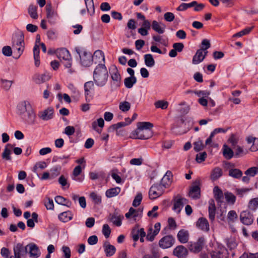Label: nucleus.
Returning a JSON list of instances; mask_svg holds the SVG:
<instances>
[{
  "label": "nucleus",
  "mask_w": 258,
  "mask_h": 258,
  "mask_svg": "<svg viewBox=\"0 0 258 258\" xmlns=\"http://www.w3.org/2000/svg\"><path fill=\"white\" fill-rule=\"evenodd\" d=\"M246 141L248 144H252L250 147V150L251 152H255L258 150V138L248 137Z\"/></svg>",
  "instance_id": "32"
},
{
  "label": "nucleus",
  "mask_w": 258,
  "mask_h": 258,
  "mask_svg": "<svg viewBox=\"0 0 258 258\" xmlns=\"http://www.w3.org/2000/svg\"><path fill=\"white\" fill-rule=\"evenodd\" d=\"M142 214V210H136L131 207L130 208L128 212L125 214V217L127 219H130L132 217L135 221H136L138 218H141Z\"/></svg>",
  "instance_id": "21"
},
{
  "label": "nucleus",
  "mask_w": 258,
  "mask_h": 258,
  "mask_svg": "<svg viewBox=\"0 0 258 258\" xmlns=\"http://www.w3.org/2000/svg\"><path fill=\"white\" fill-rule=\"evenodd\" d=\"M201 188L199 185L194 183L190 187L188 196L193 199H198L200 198Z\"/></svg>",
  "instance_id": "15"
},
{
  "label": "nucleus",
  "mask_w": 258,
  "mask_h": 258,
  "mask_svg": "<svg viewBox=\"0 0 258 258\" xmlns=\"http://www.w3.org/2000/svg\"><path fill=\"white\" fill-rule=\"evenodd\" d=\"M54 109L51 107H49L43 111H40L38 116L43 120H48L53 118Z\"/></svg>",
  "instance_id": "16"
},
{
  "label": "nucleus",
  "mask_w": 258,
  "mask_h": 258,
  "mask_svg": "<svg viewBox=\"0 0 258 258\" xmlns=\"http://www.w3.org/2000/svg\"><path fill=\"white\" fill-rule=\"evenodd\" d=\"M24 118L29 123H34L36 119V114L31 106H28V110L24 114Z\"/></svg>",
  "instance_id": "18"
},
{
  "label": "nucleus",
  "mask_w": 258,
  "mask_h": 258,
  "mask_svg": "<svg viewBox=\"0 0 258 258\" xmlns=\"http://www.w3.org/2000/svg\"><path fill=\"white\" fill-rule=\"evenodd\" d=\"M56 54L59 58L63 60L72 59L69 51L65 48H61L56 50Z\"/></svg>",
  "instance_id": "30"
},
{
  "label": "nucleus",
  "mask_w": 258,
  "mask_h": 258,
  "mask_svg": "<svg viewBox=\"0 0 258 258\" xmlns=\"http://www.w3.org/2000/svg\"><path fill=\"white\" fill-rule=\"evenodd\" d=\"M252 29H253V27H246L245 29H244L243 30L240 31V32L235 34L233 35V36L234 37H241L243 35L248 34L251 31V30Z\"/></svg>",
  "instance_id": "53"
},
{
  "label": "nucleus",
  "mask_w": 258,
  "mask_h": 258,
  "mask_svg": "<svg viewBox=\"0 0 258 258\" xmlns=\"http://www.w3.org/2000/svg\"><path fill=\"white\" fill-rule=\"evenodd\" d=\"M28 106H31L28 102H23L18 106V111L20 114H25L28 110Z\"/></svg>",
  "instance_id": "41"
},
{
  "label": "nucleus",
  "mask_w": 258,
  "mask_h": 258,
  "mask_svg": "<svg viewBox=\"0 0 258 258\" xmlns=\"http://www.w3.org/2000/svg\"><path fill=\"white\" fill-rule=\"evenodd\" d=\"M37 7L35 5H30L28 8V13L30 16L34 19H37L38 17L37 12Z\"/></svg>",
  "instance_id": "43"
},
{
  "label": "nucleus",
  "mask_w": 258,
  "mask_h": 258,
  "mask_svg": "<svg viewBox=\"0 0 258 258\" xmlns=\"http://www.w3.org/2000/svg\"><path fill=\"white\" fill-rule=\"evenodd\" d=\"M196 226L204 232H208L210 230L209 222L206 218L204 217L198 219L196 222Z\"/></svg>",
  "instance_id": "14"
},
{
  "label": "nucleus",
  "mask_w": 258,
  "mask_h": 258,
  "mask_svg": "<svg viewBox=\"0 0 258 258\" xmlns=\"http://www.w3.org/2000/svg\"><path fill=\"white\" fill-rule=\"evenodd\" d=\"M226 249L224 248H221L219 250H216L212 251L211 253V256L212 258H222L223 254Z\"/></svg>",
  "instance_id": "50"
},
{
  "label": "nucleus",
  "mask_w": 258,
  "mask_h": 258,
  "mask_svg": "<svg viewBox=\"0 0 258 258\" xmlns=\"http://www.w3.org/2000/svg\"><path fill=\"white\" fill-rule=\"evenodd\" d=\"M237 218V215L234 210L230 211L227 215V219L230 222H234Z\"/></svg>",
  "instance_id": "62"
},
{
  "label": "nucleus",
  "mask_w": 258,
  "mask_h": 258,
  "mask_svg": "<svg viewBox=\"0 0 258 258\" xmlns=\"http://www.w3.org/2000/svg\"><path fill=\"white\" fill-rule=\"evenodd\" d=\"M103 248L106 256L108 257L112 256L116 251L115 246L110 244L108 241H105L104 242Z\"/></svg>",
  "instance_id": "26"
},
{
  "label": "nucleus",
  "mask_w": 258,
  "mask_h": 258,
  "mask_svg": "<svg viewBox=\"0 0 258 258\" xmlns=\"http://www.w3.org/2000/svg\"><path fill=\"white\" fill-rule=\"evenodd\" d=\"M102 233L106 238L109 237L111 233V229L108 224H105L103 225Z\"/></svg>",
  "instance_id": "59"
},
{
  "label": "nucleus",
  "mask_w": 258,
  "mask_h": 258,
  "mask_svg": "<svg viewBox=\"0 0 258 258\" xmlns=\"http://www.w3.org/2000/svg\"><path fill=\"white\" fill-rule=\"evenodd\" d=\"M109 73L112 80V84L118 87L120 86L121 83V76L115 66H111L109 68Z\"/></svg>",
  "instance_id": "6"
},
{
  "label": "nucleus",
  "mask_w": 258,
  "mask_h": 258,
  "mask_svg": "<svg viewBox=\"0 0 258 258\" xmlns=\"http://www.w3.org/2000/svg\"><path fill=\"white\" fill-rule=\"evenodd\" d=\"M240 220L244 225H250L253 221V215L247 211H244L240 213Z\"/></svg>",
  "instance_id": "12"
},
{
  "label": "nucleus",
  "mask_w": 258,
  "mask_h": 258,
  "mask_svg": "<svg viewBox=\"0 0 258 258\" xmlns=\"http://www.w3.org/2000/svg\"><path fill=\"white\" fill-rule=\"evenodd\" d=\"M49 77L45 74H35L33 79L36 84H41L48 80Z\"/></svg>",
  "instance_id": "35"
},
{
  "label": "nucleus",
  "mask_w": 258,
  "mask_h": 258,
  "mask_svg": "<svg viewBox=\"0 0 258 258\" xmlns=\"http://www.w3.org/2000/svg\"><path fill=\"white\" fill-rule=\"evenodd\" d=\"M73 214L70 211L61 213L58 215L59 220L62 222H67L73 219Z\"/></svg>",
  "instance_id": "31"
},
{
  "label": "nucleus",
  "mask_w": 258,
  "mask_h": 258,
  "mask_svg": "<svg viewBox=\"0 0 258 258\" xmlns=\"http://www.w3.org/2000/svg\"><path fill=\"white\" fill-rule=\"evenodd\" d=\"M153 124L150 122H139L138 123V128L143 130H150L153 128Z\"/></svg>",
  "instance_id": "47"
},
{
  "label": "nucleus",
  "mask_w": 258,
  "mask_h": 258,
  "mask_svg": "<svg viewBox=\"0 0 258 258\" xmlns=\"http://www.w3.org/2000/svg\"><path fill=\"white\" fill-rule=\"evenodd\" d=\"M222 169L219 167H216L212 171L211 178L213 181L216 180L222 175Z\"/></svg>",
  "instance_id": "38"
},
{
  "label": "nucleus",
  "mask_w": 258,
  "mask_h": 258,
  "mask_svg": "<svg viewBox=\"0 0 258 258\" xmlns=\"http://www.w3.org/2000/svg\"><path fill=\"white\" fill-rule=\"evenodd\" d=\"M213 194L218 205L221 206L223 203L224 194H223L222 190L218 186H216L213 188Z\"/></svg>",
  "instance_id": "17"
},
{
  "label": "nucleus",
  "mask_w": 258,
  "mask_h": 258,
  "mask_svg": "<svg viewBox=\"0 0 258 258\" xmlns=\"http://www.w3.org/2000/svg\"><path fill=\"white\" fill-rule=\"evenodd\" d=\"M108 78V71L104 64H99L93 73V80L95 84L99 87L104 86Z\"/></svg>",
  "instance_id": "1"
},
{
  "label": "nucleus",
  "mask_w": 258,
  "mask_h": 258,
  "mask_svg": "<svg viewBox=\"0 0 258 258\" xmlns=\"http://www.w3.org/2000/svg\"><path fill=\"white\" fill-rule=\"evenodd\" d=\"M119 108L122 112H127L131 108V104L126 101L121 102L119 105Z\"/></svg>",
  "instance_id": "48"
},
{
  "label": "nucleus",
  "mask_w": 258,
  "mask_h": 258,
  "mask_svg": "<svg viewBox=\"0 0 258 258\" xmlns=\"http://www.w3.org/2000/svg\"><path fill=\"white\" fill-rule=\"evenodd\" d=\"M104 174L103 172H91L89 173L90 178L92 180H95L99 178L104 177Z\"/></svg>",
  "instance_id": "55"
},
{
  "label": "nucleus",
  "mask_w": 258,
  "mask_h": 258,
  "mask_svg": "<svg viewBox=\"0 0 258 258\" xmlns=\"http://www.w3.org/2000/svg\"><path fill=\"white\" fill-rule=\"evenodd\" d=\"M1 83L2 87L5 90H8L11 88L13 82L12 81L2 79Z\"/></svg>",
  "instance_id": "63"
},
{
  "label": "nucleus",
  "mask_w": 258,
  "mask_h": 258,
  "mask_svg": "<svg viewBox=\"0 0 258 258\" xmlns=\"http://www.w3.org/2000/svg\"><path fill=\"white\" fill-rule=\"evenodd\" d=\"M177 237L179 241L181 243H186L189 239V233L184 229L179 230L177 234Z\"/></svg>",
  "instance_id": "29"
},
{
  "label": "nucleus",
  "mask_w": 258,
  "mask_h": 258,
  "mask_svg": "<svg viewBox=\"0 0 258 258\" xmlns=\"http://www.w3.org/2000/svg\"><path fill=\"white\" fill-rule=\"evenodd\" d=\"M124 217L122 215H118L117 213H114L109 215V219L113 224L116 226H120L122 224V220Z\"/></svg>",
  "instance_id": "25"
},
{
  "label": "nucleus",
  "mask_w": 258,
  "mask_h": 258,
  "mask_svg": "<svg viewBox=\"0 0 258 258\" xmlns=\"http://www.w3.org/2000/svg\"><path fill=\"white\" fill-rule=\"evenodd\" d=\"M175 241V238L172 235H166L163 237L159 241V246L163 248L166 249L171 247L174 244Z\"/></svg>",
  "instance_id": "9"
},
{
  "label": "nucleus",
  "mask_w": 258,
  "mask_h": 258,
  "mask_svg": "<svg viewBox=\"0 0 258 258\" xmlns=\"http://www.w3.org/2000/svg\"><path fill=\"white\" fill-rule=\"evenodd\" d=\"M154 105L157 108L165 109L168 106V102L165 100H158L155 102Z\"/></svg>",
  "instance_id": "49"
},
{
  "label": "nucleus",
  "mask_w": 258,
  "mask_h": 258,
  "mask_svg": "<svg viewBox=\"0 0 258 258\" xmlns=\"http://www.w3.org/2000/svg\"><path fill=\"white\" fill-rule=\"evenodd\" d=\"M39 53V47L38 45L36 44L33 48V55L35 60V66L36 67H38L40 63Z\"/></svg>",
  "instance_id": "37"
},
{
  "label": "nucleus",
  "mask_w": 258,
  "mask_h": 258,
  "mask_svg": "<svg viewBox=\"0 0 258 258\" xmlns=\"http://www.w3.org/2000/svg\"><path fill=\"white\" fill-rule=\"evenodd\" d=\"M90 197L95 204H100L101 203V197L94 192L90 194Z\"/></svg>",
  "instance_id": "51"
},
{
  "label": "nucleus",
  "mask_w": 258,
  "mask_h": 258,
  "mask_svg": "<svg viewBox=\"0 0 258 258\" xmlns=\"http://www.w3.org/2000/svg\"><path fill=\"white\" fill-rule=\"evenodd\" d=\"M13 251L14 256L9 258H25L28 253L27 246L21 243H17L13 246Z\"/></svg>",
  "instance_id": "4"
},
{
  "label": "nucleus",
  "mask_w": 258,
  "mask_h": 258,
  "mask_svg": "<svg viewBox=\"0 0 258 258\" xmlns=\"http://www.w3.org/2000/svg\"><path fill=\"white\" fill-rule=\"evenodd\" d=\"M121 188L119 187H115L107 189L105 192V196L108 198H111L117 196L120 192Z\"/></svg>",
  "instance_id": "34"
},
{
  "label": "nucleus",
  "mask_w": 258,
  "mask_h": 258,
  "mask_svg": "<svg viewBox=\"0 0 258 258\" xmlns=\"http://www.w3.org/2000/svg\"><path fill=\"white\" fill-rule=\"evenodd\" d=\"M60 173V167H54L50 170V177L51 178L57 176Z\"/></svg>",
  "instance_id": "56"
},
{
  "label": "nucleus",
  "mask_w": 258,
  "mask_h": 258,
  "mask_svg": "<svg viewBox=\"0 0 258 258\" xmlns=\"http://www.w3.org/2000/svg\"><path fill=\"white\" fill-rule=\"evenodd\" d=\"M145 63L148 67H152L155 64V60L151 54H146L144 55Z\"/></svg>",
  "instance_id": "42"
},
{
  "label": "nucleus",
  "mask_w": 258,
  "mask_h": 258,
  "mask_svg": "<svg viewBox=\"0 0 258 258\" xmlns=\"http://www.w3.org/2000/svg\"><path fill=\"white\" fill-rule=\"evenodd\" d=\"M194 150L197 152L202 150L205 148V145L202 141L199 140L194 143Z\"/></svg>",
  "instance_id": "57"
},
{
  "label": "nucleus",
  "mask_w": 258,
  "mask_h": 258,
  "mask_svg": "<svg viewBox=\"0 0 258 258\" xmlns=\"http://www.w3.org/2000/svg\"><path fill=\"white\" fill-rule=\"evenodd\" d=\"M153 132L150 130H143L137 128L133 133L134 137L141 140H147L152 136Z\"/></svg>",
  "instance_id": "8"
},
{
  "label": "nucleus",
  "mask_w": 258,
  "mask_h": 258,
  "mask_svg": "<svg viewBox=\"0 0 258 258\" xmlns=\"http://www.w3.org/2000/svg\"><path fill=\"white\" fill-rule=\"evenodd\" d=\"M87 11L91 15L93 14L95 12V8L93 0H85Z\"/></svg>",
  "instance_id": "45"
},
{
  "label": "nucleus",
  "mask_w": 258,
  "mask_h": 258,
  "mask_svg": "<svg viewBox=\"0 0 258 258\" xmlns=\"http://www.w3.org/2000/svg\"><path fill=\"white\" fill-rule=\"evenodd\" d=\"M208 51H205L203 49H198L192 58V62L194 64H197L201 62L207 55Z\"/></svg>",
  "instance_id": "13"
},
{
  "label": "nucleus",
  "mask_w": 258,
  "mask_h": 258,
  "mask_svg": "<svg viewBox=\"0 0 258 258\" xmlns=\"http://www.w3.org/2000/svg\"><path fill=\"white\" fill-rule=\"evenodd\" d=\"M29 248L30 256L33 258H37L40 255V252L38 246L34 243H30L27 245Z\"/></svg>",
  "instance_id": "27"
},
{
  "label": "nucleus",
  "mask_w": 258,
  "mask_h": 258,
  "mask_svg": "<svg viewBox=\"0 0 258 258\" xmlns=\"http://www.w3.org/2000/svg\"><path fill=\"white\" fill-rule=\"evenodd\" d=\"M152 28L159 34H163L165 31V25L162 23H159L156 20L152 22Z\"/></svg>",
  "instance_id": "23"
},
{
  "label": "nucleus",
  "mask_w": 258,
  "mask_h": 258,
  "mask_svg": "<svg viewBox=\"0 0 258 258\" xmlns=\"http://www.w3.org/2000/svg\"><path fill=\"white\" fill-rule=\"evenodd\" d=\"M223 167L225 171H228V175L235 179H240L242 176V172L241 170L235 168V164L233 163L224 161Z\"/></svg>",
  "instance_id": "3"
},
{
  "label": "nucleus",
  "mask_w": 258,
  "mask_h": 258,
  "mask_svg": "<svg viewBox=\"0 0 258 258\" xmlns=\"http://www.w3.org/2000/svg\"><path fill=\"white\" fill-rule=\"evenodd\" d=\"M223 155L226 159H230L234 156V153L230 148L224 145L223 147Z\"/></svg>",
  "instance_id": "36"
},
{
  "label": "nucleus",
  "mask_w": 258,
  "mask_h": 258,
  "mask_svg": "<svg viewBox=\"0 0 258 258\" xmlns=\"http://www.w3.org/2000/svg\"><path fill=\"white\" fill-rule=\"evenodd\" d=\"M44 205L47 210H53L54 204L52 199L49 198H46L44 201Z\"/></svg>",
  "instance_id": "52"
},
{
  "label": "nucleus",
  "mask_w": 258,
  "mask_h": 258,
  "mask_svg": "<svg viewBox=\"0 0 258 258\" xmlns=\"http://www.w3.org/2000/svg\"><path fill=\"white\" fill-rule=\"evenodd\" d=\"M173 254L178 258H185L188 252L187 249L183 245L176 247L173 251Z\"/></svg>",
  "instance_id": "19"
},
{
  "label": "nucleus",
  "mask_w": 258,
  "mask_h": 258,
  "mask_svg": "<svg viewBox=\"0 0 258 258\" xmlns=\"http://www.w3.org/2000/svg\"><path fill=\"white\" fill-rule=\"evenodd\" d=\"M247 152H245L244 150L240 146H237L235 151V157H240L246 154Z\"/></svg>",
  "instance_id": "60"
},
{
  "label": "nucleus",
  "mask_w": 258,
  "mask_h": 258,
  "mask_svg": "<svg viewBox=\"0 0 258 258\" xmlns=\"http://www.w3.org/2000/svg\"><path fill=\"white\" fill-rule=\"evenodd\" d=\"M13 147V146L10 144H8L6 146L2 155L3 159L8 161L11 160V157L10 155L11 154V149Z\"/></svg>",
  "instance_id": "33"
},
{
  "label": "nucleus",
  "mask_w": 258,
  "mask_h": 258,
  "mask_svg": "<svg viewBox=\"0 0 258 258\" xmlns=\"http://www.w3.org/2000/svg\"><path fill=\"white\" fill-rule=\"evenodd\" d=\"M81 172L82 168L81 166H77L73 170V173L71 176L72 179L77 182H82L84 179V177L83 175H80Z\"/></svg>",
  "instance_id": "20"
},
{
  "label": "nucleus",
  "mask_w": 258,
  "mask_h": 258,
  "mask_svg": "<svg viewBox=\"0 0 258 258\" xmlns=\"http://www.w3.org/2000/svg\"><path fill=\"white\" fill-rule=\"evenodd\" d=\"M207 156V154L206 152L200 153L197 155L196 160L197 162L202 163L205 160Z\"/></svg>",
  "instance_id": "58"
},
{
  "label": "nucleus",
  "mask_w": 258,
  "mask_h": 258,
  "mask_svg": "<svg viewBox=\"0 0 258 258\" xmlns=\"http://www.w3.org/2000/svg\"><path fill=\"white\" fill-rule=\"evenodd\" d=\"M201 45L202 46L200 49H203L205 51H207V49L211 47L210 41L207 39L202 40Z\"/></svg>",
  "instance_id": "64"
},
{
  "label": "nucleus",
  "mask_w": 258,
  "mask_h": 258,
  "mask_svg": "<svg viewBox=\"0 0 258 258\" xmlns=\"http://www.w3.org/2000/svg\"><path fill=\"white\" fill-rule=\"evenodd\" d=\"M137 82L136 77H129L124 79V84L126 88H132Z\"/></svg>",
  "instance_id": "40"
},
{
  "label": "nucleus",
  "mask_w": 258,
  "mask_h": 258,
  "mask_svg": "<svg viewBox=\"0 0 258 258\" xmlns=\"http://www.w3.org/2000/svg\"><path fill=\"white\" fill-rule=\"evenodd\" d=\"M55 201L58 204L66 206L68 207H70L71 205V202L69 200L60 196L55 197Z\"/></svg>",
  "instance_id": "39"
},
{
  "label": "nucleus",
  "mask_w": 258,
  "mask_h": 258,
  "mask_svg": "<svg viewBox=\"0 0 258 258\" xmlns=\"http://www.w3.org/2000/svg\"><path fill=\"white\" fill-rule=\"evenodd\" d=\"M216 210V208L214 200L213 199H210L209 201L208 213L209 218L211 222L214 221L215 220Z\"/></svg>",
  "instance_id": "24"
},
{
  "label": "nucleus",
  "mask_w": 258,
  "mask_h": 258,
  "mask_svg": "<svg viewBox=\"0 0 258 258\" xmlns=\"http://www.w3.org/2000/svg\"><path fill=\"white\" fill-rule=\"evenodd\" d=\"M224 196L226 202L230 204L233 205L236 201V197L229 191L224 192Z\"/></svg>",
  "instance_id": "44"
},
{
  "label": "nucleus",
  "mask_w": 258,
  "mask_h": 258,
  "mask_svg": "<svg viewBox=\"0 0 258 258\" xmlns=\"http://www.w3.org/2000/svg\"><path fill=\"white\" fill-rule=\"evenodd\" d=\"M258 208V198L251 199L248 203V208L255 210Z\"/></svg>",
  "instance_id": "54"
},
{
  "label": "nucleus",
  "mask_w": 258,
  "mask_h": 258,
  "mask_svg": "<svg viewBox=\"0 0 258 258\" xmlns=\"http://www.w3.org/2000/svg\"><path fill=\"white\" fill-rule=\"evenodd\" d=\"M94 83L92 81H89L85 83L84 90L85 95L87 100L90 101L91 98V90L93 89Z\"/></svg>",
  "instance_id": "28"
},
{
  "label": "nucleus",
  "mask_w": 258,
  "mask_h": 258,
  "mask_svg": "<svg viewBox=\"0 0 258 258\" xmlns=\"http://www.w3.org/2000/svg\"><path fill=\"white\" fill-rule=\"evenodd\" d=\"M12 47L14 50V57L19 58L25 49L24 36L22 32L15 33L12 37Z\"/></svg>",
  "instance_id": "2"
},
{
  "label": "nucleus",
  "mask_w": 258,
  "mask_h": 258,
  "mask_svg": "<svg viewBox=\"0 0 258 258\" xmlns=\"http://www.w3.org/2000/svg\"><path fill=\"white\" fill-rule=\"evenodd\" d=\"M205 241L204 237H201L198 238L197 242H190L188 246L189 250L195 253L199 252L202 249Z\"/></svg>",
  "instance_id": "10"
},
{
  "label": "nucleus",
  "mask_w": 258,
  "mask_h": 258,
  "mask_svg": "<svg viewBox=\"0 0 258 258\" xmlns=\"http://www.w3.org/2000/svg\"><path fill=\"white\" fill-rule=\"evenodd\" d=\"M81 64L84 67H89L92 63L93 56L91 53L85 51L80 54Z\"/></svg>",
  "instance_id": "11"
},
{
  "label": "nucleus",
  "mask_w": 258,
  "mask_h": 258,
  "mask_svg": "<svg viewBox=\"0 0 258 258\" xmlns=\"http://www.w3.org/2000/svg\"><path fill=\"white\" fill-rule=\"evenodd\" d=\"M58 181L62 188H64L66 186H67V188H69L70 184L68 183L67 179L63 175L59 177Z\"/></svg>",
  "instance_id": "61"
},
{
  "label": "nucleus",
  "mask_w": 258,
  "mask_h": 258,
  "mask_svg": "<svg viewBox=\"0 0 258 258\" xmlns=\"http://www.w3.org/2000/svg\"><path fill=\"white\" fill-rule=\"evenodd\" d=\"M187 200L182 197L180 195H177L174 199L173 210L178 214L179 213L184 205L187 204Z\"/></svg>",
  "instance_id": "7"
},
{
  "label": "nucleus",
  "mask_w": 258,
  "mask_h": 258,
  "mask_svg": "<svg viewBox=\"0 0 258 258\" xmlns=\"http://www.w3.org/2000/svg\"><path fill=\"white\" fill-rule=\"evenodd\" d=\"M172 172L170 171H167L159 184L162 185L165 189L168 187L172 182Z\"/></svg>",
  "instance_id": "22"
},
{
  "label": "nucleus",
  "mask_w": 258,
  "mask_h": 258,
  "mask_svg": "<svg viewBox=\"0 0 258 258\" xmlns=\"http://www.w3.org/2000/svg\"><path fill=\"white\" fill-rule=\"evenodd\" d=\"M165 191V188L160 184H155L150 188L149 197L151 200H155L162 196Z\"/></svg>",
  "instance_id": "5"
},
{
  "label": "nucleus",
  "mask_w": 258,
  "mask_h": 258,
  "mask_svg": "<svg viewBox=\"0 0 258 258\" xmlns=\"http://www.w3.org/2000/svg\"><path fill=\"white\" fill-rule=\"evenodd\" d=\"M258 173V167H251L247 169L245 172L244 174L249 176V177H254Z\"/></svg>",
  "instance_id": "46"
}]
</instances>
